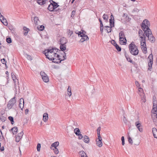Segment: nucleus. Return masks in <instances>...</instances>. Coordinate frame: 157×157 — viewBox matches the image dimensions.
Listing matches in <instances>:
<instances>
[{"label":"nucleus","instance_id":"1","mask_svg":"<svg viewBox=\"0 0 157 157\" xmlns=\"http://www.w3.org/2000/svg\"><path fill=\"white\" fill-rule=\"evenodd\" d=\"M58 50L56 48L49 49L44 51V53L49 60L52 61L53 63H59L61 62V60L58 58L59 56L56 53Z\"/></svg>","mask_w":157,"mask_h":157},{"label":"nucleus","instance_id":"2","mask_svg":"<svg viewBox=\"0 0 157 157\" xmlns=\"http://www.w3.org/2000/svg\"><path fill=\"white\" fill-rule=\"evenodd\" d=\"M130 52L131 54L134 56H136L139 53V50L138 49L137 47L135 44L134 42H132L129 45Z\"/></svg>","mask_w":157,"mask_h":157},{"label":"nucleus","instance_id":"3","mask_svg":"<svg viewBox=\"0 0 157 157\" xmlns=\"http://www.w3.org/2000/svg\"><path fill=\"white\" fill-rule=\"evenodd\" d=\"M150 25V22L147 19H145L143 21L141 26L145 34V32H147L148 30V29H149V26Z\"/></svg>","mask_w":157,"mask_h":157},{"label":"nucleus","instance_id":"4","mask_svg":"<svg viewBox=\"0 0 157 157\" xmlns=\"http://www.w3.org/2000/svg\"><path fill=\"white\" fill-rule=\"evenodd\" d=\"M145 35L148 37V40L151 43H153L155 42V37L153 36L152 32L150 29H149L148 30L147 32H145Z\"/></svg>","mask_w":157,"mask_h":157},{"label":"nucleus","instance_id":"5","mask_svg":"<svg viewBox=\"0 0 157 157\" xmlns=\"http://www.w3.org/2000/svg\"><path fill=\"white\" fill-rule=\"evenodd\" d=\"M76 33L78 34V36H80V37H82L80 40V41L81 42L88 40L89 39L87 36L84 34V32H79L78 33Z\"/></svg>","mask_w":157,"mask_h":157},{"label":"nucleus","instance_id":"6","mask_svg":"<svg viewBox=\"0 0 157 157\" xmlns=\"http://www.w3.org/2000/svg\"><path fill=\"white\" fill-rule=\"evenodd\" d=\"M15 98V97H14L13 98H11L8 102L7 105V107L9 109H11L14 105L16 103V100Z\"/></svg>","mask_w":157,"mask_h":157},{"label":"nucleus","instance_id":"7","mask_svg":"<svg viewBox=\"0 0 157 157\" xmlns=\"http://www.w3.org/2000/svg\"><path fill=\"white\" fill-rule=\"evenodd\" d=\"M40 74L41 76L42 79L44 82H47L49 81V79L47 75L44 71L40 72Z\"/></svg>","mask_w":157,"mask_h":157},{"label":"nucleus","instance_id":"8","mask_svg":"<svg viewBox=\"0 0 157 157\" xmlns=\"http://www.w3.org/2000/svg\"><path fill=\"white\" fill-rule=\"evenodd\" d=\"M148 59H149V62L148 63L149 70H151L152 68V66L153 63V56L152 53L151 54L148 56Z\"/></svg>","mask_w":157,"mask_h":157},{"label":"nucleus","instance_id":"9","mask_svg":"<svg viewBox=\"0 0 157 157\" xmlns=\"http://www.w3.org/2000/svg\"><path fill=\"white\" fill-rule=\"evenodd\" d=\"M11 77L13 80L15 86V88L16 90L17 89V86L18 85L19 82L18 79L16 78V76L14 75L13 73H11Z\"/></svg>","mask_w":157,"mask_h":157},{"label":"nucleus","instance_id":"10","mask_svg":"<svg viewBox=\"0 0 157 157\" xmlns=\"http://www.w3.org/2000/svg\"><path fill=\"white\" fill-rule=\"evenodd\" d=\"M135 125L138 128L139 131L142 132L143 131V128L141 124L140 123L139 121L136 122L135 124Z\"/></svg>","mask_w":157,"mask_h":157},{"label":"nucleus","instance_id":"11","mask_svg":"<svg viewBox=\"0 0 157 157\" xmlns=\"http://www.w3.org/2000/svg\"><path fill=\"white\" fill-rule=\"evenodd\" d=\"M151 115L155 124L156 126H157V114L156 113H153V114H151Z\"/></svg>","mask_w":157,"mask_h":157},{"label":"nucleus","instance_id":"12","mask_svg":"<svg viewBox=\"0 0 157 157\" xmlns=\"http://www.w3.org/2000/svg\"><path fill=\"white\" fill-rule=\"evenodd\" d=\"M157 101H154L153 103V108L152 110V114H153V113H156L157 112Z\"/></svg>","mask_w":157,"mask_h":157},{"label":"nucleus","instance_id":"13","mask_svg":"<svg viewBox=\"0 0 157 157\" xmlns=\"http://www.w3.org/2000/svg\"><path fill=\"white\" fill-rule=\"evenodd\" d=\"M102 138L101 136L100 137H98V139L96 140L97 145L99 147H101L102 145V143L101 141Z\"/></svg>","mask_w":157,"mask_h":157},{"label":"nucleus","instance_id":"14","mask_svg":"<svg viewBox=\"0 0 157 157\" xmlns=\"http://www.w3.org/2000/svg\"><path fill=\"white\" fill-rule=\"evenodd\" d=\"M139 35L140 39H142L144 38H146L145 36V35L143 31L141 29H139L138 32Z\"/></svg>","mask_w":157,"mask_h":157},{"label":"nucleus","instance_id":"15","mask_svg":"<svg viewBox=\"0 0 157 157\" xmlns=\"http://www.w3.org/2000/svg\"><path fill=\"white\" fill-rule=\"evenodd\" d=\"M146 38H144L140 39L141 47H144L146 46Z\"/></svg>","mask_w":157,"mask_h":157},{"label":"nucleus","instance_id":"16","mask_svg":"<svg viewBox=\"0 0 157 157\" xmlns=\"http://www.w3.org/2000/svg\"><path fill=\"white\" fill-rule=\"evenodd\" d=\"M146 38H144L140 39L141 47H144L146 46Z\"/></svg>","mask_w":157,"mask_h":157},{"label":"nucleus","instance_id":"17","mask_svg":"<svg viewBox=\"0 0 157 157\" xmlns=\"http://www.w3.org/2000/svg\"><path fill=\"white\" fill-rule=\"evenodd\" d=\"M124 55L127 60L128 62L132 63L133 62L132 60V59H131L130 56L126 52H124Z\"/></svg>","mask_w":157,"mask_h":157},{"label":"nucleus","instance_id":"18","mask_svg":"<svg viewBox=\"0 0 157 157\" xmlns=\"http://www.w3.org/2000/svg\"><path fill=\"white\" fill-rule=\"evenodd\" d=\"M120 44L122 45H125L126 44L127 40L125 37L122 38V39L119 38Z\"/></svg>","mask_w":157,"mask_h":157},{"label":"nucleus","instance_id":"19","mask_svg":"<svg viewBox=\"0 0 157 157\" xmlns=\"http://www.w3.org/2000/svg\"><path fill=\"white\" fill-rule=\"evenodd\" d=\"M24 99L23 98H21L20 100L19 107L22 109L24 105Z\"/></svg>","mask_w":157,"mask_h":157},{"label":"nucleus","instance_id":"20","mask_svg":"<svg viewBox=\"0 0 157 157\" xmlns=\"http://www.w3.org/2000/svg\"><path fill=\"white\" fill-rule=\"evenodd\" d=\"M67 42V40L65 37H63L60 40V44H65Z\"/></svg>","mask_w":157,"mask_h":157},{"label":"nucleus","instance_id":"21","mask_svg":"<svg viewBox=\"0 0 157 157\" xmlns=\"http://www.w3.org/2000/svg\"><path fill=\"white\" fill-rule=\"evenodd\" d=\"M48 119V115L47 113H45L43 115V121L44 122H46Z\"/></svg>","mask_w":157,"mask_h":157},{"label":"nucleus","instance_id":"22","mask_svg":"<svg viewBox=\"0 0 157 157\" xmlns=\"http://www.w3.org/2000/svg\"><path fill=\"white\" fill-rule=\"evenodd\" d=\"M152 132L154 137L157 139V129L156 128H153Z\"/></svg>","mask_w":157,"mask_h":157},{"label":"nucleus","instance_id":"23","mask_svg":"<svg viewBox=\"0 0 157 157\" xmlns=\"http://www.w3.org/2000/svg\"><path fill=\"white\" fill-rule=\"evenodd\" d=\"M17 127H14L12 128L10 131H11L12 132L13 134V135L16 134L17 131Z\"/></svg>","mask_w":157,"mask_h":157},{"label":"nucleus","instance_id":"24","mask_svg":"<svg viewBox=\"0 0 157 157\" xmlns=\"http://www.w3.org/2000/svg\"><path fill=\"white\" fill-rule=\"evenodd\" d=\"M50 2H51V3H52L53 6L55 9L59 6V5H58L57 3L52 0H50Z\"/></svg>","mask_w":157,"mask_h":157},{"label":"nucleus","instance_id":"25","mask_svg":"<svg viewBox=\"0 0 157 157\" xmlns=\"http://www.w3.org/2000/svg\"><path fill=\"white\" fill-rule=\"evenodd\" d=\"M50 2L51 3L49 5V6L48 7V10H49L51 12L53 11H54L55 9L53 6V5H52V3H51V2Z\"/></svg>","mask_w":157,"mask_h":157},{"label":"nucleus","instance_id":"26","mask_svg":"<svg viewBox=\"0 0 157 157\" xmlns=\"http://www.w3.org/2000/svg\"><path fill=\"white\" fill-rule=\"evenodd\" d=\"M83 141L86 143H88L89 142L90 139L87 136H85L83 137Z\"/></svg>","mask_w":157,"mask_h":157},{"label":"nucleus","instance_id":"27","mask_svg":"<svg viewBox=\"0 0 157 157\" xmlns=\"http://www.w3.org/2000/svg\"><path fill=\"white\" fill-rule=\"evenodd\" d=\"M34 21L35 25H38L40 21L38 18L36 17H34Z\"/></svg>","mask_w":157,"mask_h":157},{"label":"nucleus","instance_id":"28","mask_svg":"<svg viewBox=\"0 0 157 157\" xmlns=\"http://www.w3.org/2000/svg\"><path fill=\"white\" fill-rule=\"evenodd\" d=\"M138 94L140 95V96H143V94H144L142 88H141L140 87L138 88Z\"/></svg>","mask_w":157,"mask_h":157},{"label":"nucleus","instance_id":"29","mask_svg":"<svg viewBox=\"0 0 157 157\" xmlns=\"http://www.w3.org/2000/svg\"><path fill=\"white\" fill-rule=\"evenodd\" d=\"M46 0H37V3L40 5H42L45 3Z\"/></svg>","mask_w":157,"mask_h":157},{"label":"nucleus","instance_id":"30","mask_svg":"<svg viewBox=\"0 0 157 157\" xmlns=\"http://www.w3.org/2000/svg\"><path fill=\"white\" fill-rule=\"evenodd\" d=\"M23 29L24 30L26 31L24 33V35L25 36H26L27 35L29 31V29L25 26H24L23 27Z\"/></svg>","mask_w":157,"mask_h":157},{"label":"nucleus","instance_id":"31","mask_svg":"<svg viewBox=\"0 0 157 157\" xmlns=\"http://www.w3.org/2000/svg\"><path fill=\"white\" fill-rule=\"evenodd\" d=\"M119 38H121V39H122V38L125 37L124 33L122 31H121L119 33Z\"/></svg>","mask_w":157,"mask_h":157},{"label":"nucleus","instance_id":"32","mask_svg":"<svg viewBox=\"0 0 157 157\" xmlns=\"http://www.w3.org/2000/svg\"><path fill=\"white\" fill-rule=\"evenodd\" d=\"M60 48L62 51H63L66 49V45L65 44H60Z\"/></svg>","mask_w":157,"mask_h":157},{"label":"nucleus","instance_id":"33","mask_svg":"<svg viewBox=\"0 0 157 157\" xmlns=\"http://www.w3.org/2000/svg\"><path fill=\"white\" fill-rule=\"evenodd\" d=\"M109 24L110 26L111 27H113L114 26V19L113 20L112 19H109Z\"/></svg>","mask_w":157,"mask_h":157},{"label":"nucleus","instance_id":"34","mask_svg":"<svg viewBox=\"0 0 157 157\" xmlns=\"http://www.w3.org/2000/svg\"><path fill=\"white\" fill-rule=\"evenodd\" d=\"M80 154L81 157H88L85 152L83 151H81L79 152Z\"/></svg>","mask_w":157,"mask_h":157},{"label":"nucleus","instance_id":"35","mask_svg":"<svg viewBox=\"0 0 157 157\" xmlns=\"http://www.w3.org/2000/svg\"><path fill=\"white\" fill-rule=\"evenodd\" d=\"M67 33L68 34V35L70 37L73 33V32L72 30H71L70 29H67Z\"/></svg>","mask_w":157,"mask_h":157},{"label":"nucleus","instance_id":"36","mask_svg":"<svg viewBox=\"0 0 157 157\" xmlns=\"http://www.w3.org/2000/svg\"><path fill=\"white\" fill-rule=\"evenodd\" d=\"M104 27L106 28L105 30H106L107 33H109L111 32L112 31L111 28L112 27L108 26H105Z\"/></svg>","mask_w":157,"mask_h":157},{"label":"nucleus","instance_id":"37","mask_svg":"<svg viewBox=\"0 0 157 157\" xmlns=\"http://www.w3.org/2000/svg\"><path fill=\"white\" fill-rule=\"evenodd\" d=\"M67 94L69 97L71 96V88L70 86H68L67 90Z\"/></svg>","mask_w":157,"mask_h":157},{"label":"nucleus","instance_id":"38","mask_svg":"<svg viewBox=\"0 0 157 157\" xmlns=\"http://www.w3.org/2000/svg\"><path fill=\"white\" fill-rule=\"evenodd\" d=\"M74 132L76 135H78L80 133V130L78 128H76L74 129Z\"/></svg>","mask_w":157,"mask_h":157},{"label":"nucleus","instance_id":"39","mask_svg":"<svg viewBox=\"0 0 157 157\" xmlns=\"http://www.w3.org/2000/svg\"><path fill=\"white\" fill-rule=\"evenodd\" d=\"M59 145V142L58 141L56 142L53 143L51 145V146L52 147H57Z\"/></svg>","mask_w":157,"mask_h":157},{"label":"nucleus","instance_id":"40","mask_svg":"<svg viewBox=\"0 0 157 157\" xmlns=\"http://www.w3.org/2000/svg\"><path fill=\"white\" fill-rule=\"evenodd\" d=\"M44 26L43 25L38 26L37 27L38 29L40 31L43 30L44 29Z\"/></svg>","mask_w":157,"mask_h":157},{"label":"nucleus","instance_id":"41","mask_svg":"<svg viewBox=\"0 0 157 157\" xmlns=\"http://www.w3.org/2000/svg\"><path fill=\"white\" fill-rule=\"evenodd\" d=\"M101 127H98L97 129V135L98 137H100V136H101L100 134V131H101Z\"/></svg>","mask_w":157,"mask_h":157},{"label":"nucleus","instance_id":"42","mask_svg":"<svg viewBox=\"0 0 157 157\" xmlns=\"http://www.w3.org/2000/svg\"><path fill=\"white\" fill-rule=\"evenodd\" d=\"M141 48L142 49V50L143 51V52L144 54H146L147 53V48H146V47H141Z\"/></svg>","mask_w":157,"mask_h":157},{"label":"nucleus","instance_id":"43","mask_svg":"<svg viewBox=\"0 0 157 157\" xmlns=\"http://www.w3.org/2000/svg\"><path fill=\"white\" fill-rule=\"evenodd\" d=\"M8 119L11 121V123L12 124H13L14 123V122L13 121V117L11 116L9 117H8Z\"/></svg>","mask_w":157,"mask_h":157},{"label":"nucleus","instance_id":"44","mask_svg":"<svg viewBox=\"0 0 157 157\" xmlns=\"http://www.w3.org/2000/svg\"><path fill=\"white\" fill-rule=\"evenodd\" d=\"M5 26H7L8 25V23L6 19H3L2 21H1Z\"/></svg>","mask_w":157,"mask_h":157},{"label":"nucleus","instance_id":"45","mask_svg":"<svg viewBox=\"0 0 157 157\" xmlns=\"http://www.w3.org/2000/svg\"><path fill=\"white\" fill-rule=\"evenodd\" d=\"M142 101L143 102H145L146 101V99H145V94H143V96H141Z\"/></svg>","mask_w":157,"mask_h":157},{"label":"nucleus","instance_id":"46","mask_svg":"<svg viewBox=\"0 0 157 157\" xmlns=\"http://www.w3.org/2000/svg\"><path fill=\"white\" fill-rule=\"evenodd\" d=\"M128 141L129 143L131 144H133V141L131 139V138L129 136L128 137Z\"/></svg>","mask_w":157,"mask_h":157},{"label":"nucleus","instance_id":"47","mask_svg":"<svg viewBox=\"0 0 157 157\" xmlns=\"http://www.w3.org/2000/svg\"><path fill=\"white\" fill-rule=\"evenodd\" d=\"M64 52V55L63 56V58L62 59H61L60 58V57H59V58H58L59 59H60V60H61V62L63 60H65L66 58V54L65 52Z\"/></svg>","mask_w":157,"mask_h":157},{"label":"nucleus","instance_id":"48","mask_svg":"<svg viewBox=\"0 0 157 157\" xmlns=\"http://www.w3.org/2000/svg\"><path fill=\"white\" fill-rule=\"evenodd\" d=\"M53 150L55 154H57L59 153V151L58 149L56 147H55L53 149Z\"/></svg>","mask_w":157,"mask_h":157},{"label":"nucleus","instance_id":"49","mask_svg":"<svg viewBox=\"0 0 157 157\" xmlns=\"http://www.w3.org/2000/svg\"><path fill=\"white\" fill-rule=\"evenodd\" d=\"M115 47L116 49L118 51L120 52L121 51V48L119 46V45L118 44H117V45H116L115 46Z\"/></svg>","mask_w":157,"mask_h":157},{"label":"nucleus","instance_id":"50","mask_svg":"<svg viewBox=\"0 0 157 157\" xmlns=\"http://www.w3.org/2000/svg\"><path fill=\"white\" fill-rule=\"evenodd\" d=\"M1 62L3 64H5V66L6 67V59L3 58V59H1Z\"/></svg>","mask_w":157,"mask_h":157},{"label":"nucleus","instance_id":"51","mask_svg":"<svg viewBox=\"0 0 157 157\" xmlns=\"http://www.w3.org/2000/svg\"><path fill=\"white\" fill-rule=\"evenodd\" d=\"M21 138V137L17 136H15L16 141L17 142H19Z\"/></svg>","mask_w":157,"mask_h":157},{"label":"nucleus","instance_id":"52","mask_svg":"<svg viewBox=\"0 0 157 157\" xmlns=\"http://www.w3.org/2000/svg\"><path fill=\"white\" fill-rule=\"evenodd\" d=\"M6 42L9 44L11 43L12 42L11 39L10 37H8L6 39Z\"/></svg>","mask_w":157,"mask_h":157},{"label":"nucleus","instance_id":"53","mask_svg":"<svg viewBox=\"0 0 157 157\" xmlns=\"http://www.w3.org/2000/svg\"><path fill=\"white\" fill-rule=\"evenodd\" d=\"M41 145L40 144H38L37 146V149L38 151H40Z\"/></svg>","mask_w":157,"mask_h":157},{"label":"nucleus","instance_id":"54","mask_svg":"<svg viewBox=\"0 0 157 157\" xmlns=\"http://www.w3.org/2000/svg\"><path fill=\"white\" fill-rule=\"evenodd\" d=\"M23 131H21V132H20V133H19L18 134V135H17L18 136H19L20 137H21V138L22 136L23 135Z\"/></svg>","mask_w":157,"mask_h":157},{"label":"nucleus","instance_id":"55","mask_svg":"<svg viewBox=\"0 0 157 157\" xmlns=\"http://www.w3.org/2000/svg\"><path fill=\"white\" fill-rule=\"evenodd\" d=\"M103 18L104 20H106L107 19V16L105 14H104L103 16Z\"/></svg>","mask_w":157,"mask_h":157},{"label":"nucleus","instance_id":"56","mask_svg":"<svg viewBox=\"0 0 157 157\" xmlns=\"http://www.w3.org/2000/svg\"><path fill=\"white\" fill-rule=\"evenodd\" d=\"M75 10H73L72 11V13H71V17H74V16L75 15Z\"/></svg>","mask_w":157,"mask_h":157},{"label":"nucleus","instance_id":"57","mask_svg":"<svg viewBox=\"0 0 157 157\" xmlns=\"http://www.w3.org/2000/svg\"><path fill=\"white\" fill-rule=\"evenodd\" d=\"M26 57L29 60H32V58L31 56H30V55H27Z\"/></svg>","mask_w":157,"mask_h":157},{"label":"nucleus","instance_id":"58","mask_svg":"<svg viewBox=\"0 0 157 157\" xmlns=\"http://www.w3.org/2000/svg\"><path fill=\"white\" fill-rule=\"evenodd\" d=\"M111 43L115 46L117 44L116 42L114 40H113L111 41Z\"/></svg>","mask_w":157,"mask_h":157},{"label":"nucleus","instance_id":"59","mask_svg":"<svg viewBox=\"0 0 157 157\" xmlns=\"http://www.w3.org/2000/svg\"><path fill=\"white\" fill-rule=\"evenodd\" d=\"M99 20L100 22V27H103V24H102V21H101V20L100 19H99Z\"/></svg>","mask_w":157,"mask_h":157},{"label":"nucleus","instance_id":"60","mask_svg":"<svg viewBox=\"0 0 157 157\" xmlns=\"http://www.w3.org/2000/svg\"><path fill=\"white\" fill-rule=\"evenodd\" d=\"M135 82L136 86L138 87V88H139V87L140 86V85L139 82L137 81H136Z\"/></svg>","mask_w":157,"mask_h":157},{"label":"nucleus","instance_id":"61","mask_svg":"<svg viewBox=\"0 0 157 157\" xmlns=\"http://www.w3.org/2000/svg\"><path fill=\"white\" fill-rule=\"evenodd\" d=\"M78 139L81 140V139L82 138V136L81 134H80V133L78 135Z\"/></svg>","mask_w":157,"mask_h":157},{"label":"nucleus","instance_id":"62","mask_svg":"<svg viewBox=\"0 0 157 157\" xmlns=\"http://www.w3.org/2000/svg\"><path fill=\"white\" fill-rule=\"evenodd\" d=\"M0 120L2 121H4L6 120V118L4 117H2L0 118Z\"/></svg>","mask_w":157,"mask_h":157},{"label":"nucleus","instance_id":"63","mask_svg":"<svg viewBox=\"0 0 157 157\" xmlns=\"http://www.w3.org/2000/svg\"><path fill=\"white\" fill-rule=\"evenodd\" d=\"M100 31L101 33H102L103 31V27H100Z\"/></svg>","mask_w":157,"mask_h":157},{"label":"nucleus","instance_id":"64","mask_svg":"<svg viewBox=\"0 0 157 157\" xmlns=\"http://www.w3.org/2000/svg\"><path fill=\"white\" fill-rule=\"evenodd\" d=\"M29 109H25V114H28L29 112Z\"/></svg>","mask_w":157,"mask_h":157}]
</instances>
